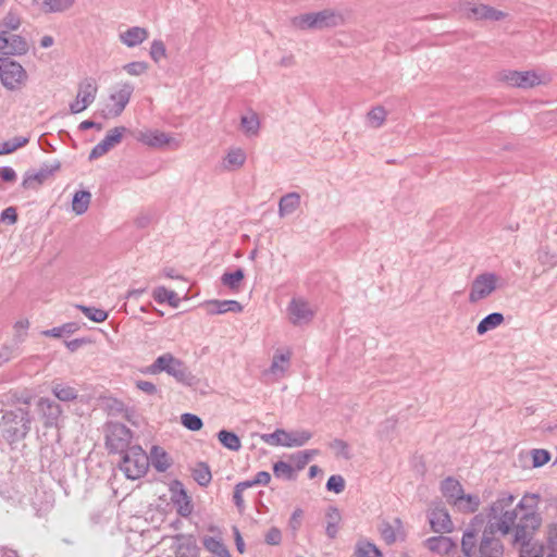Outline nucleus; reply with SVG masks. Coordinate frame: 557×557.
<instances>
[{
	"mask_svg": "<svg viewBox=\"0 0 557 557\" xmlns=\"http://www.w3.org/2000/svg\"><path fill=\"white\" fill-rule=\"evenodd\" d=\"M199 552L196 543L190 539L178 537L175 546L176 557H197Z\"/></svg>",
	"mask_w": 557,
	"mask_h": 557,
	"instance_id": "35",
	"label": "nucleus"
},
{
	"mask_svg": "<svg viewBox=\"0 0 557 557\" xmlns=\"http://www.w3.org/2000/svg\"><path fill=\"white\" fill-rule=\"evenodd\" d=\"M28 51V44L20 35L0 32V54L23 55Z\"/></svg>",
	"mask_w": 557,
	"mask_h": 557,
	"instance_id": "16",
	"label": "nucleus"
},
{
	"mask_svg": "<svg viewBox=\"0 0 557 557\" xmlns=\"http://www.w3.org/2000/svg\"><path fill=\"white\" fill-rule=\"evenodd\" d=\"M50 174H51V171L44 170V169H41L35 173H26V175L23 178L22 185L24 188L34 189V188L38 187L39 185H41L48 178V176Z\"/></svg>",
	"mask_w": 557,
	"mask_h": 557,
	"instance_id": "40",
	"label": "nucleus"
},
{
	"mask_svg": "<svg viewBox=\"0 0 557 557\" xmlns=\"http://www.w3.org/2000/svg\"><path fill=\"white\" fill-rule=\"evenodd\" d=\"M443 495L454 505L455 500L462 494L463 488L459 481L446 478L441 484Z\"/></svg>",
	"mask_w": 557,
	"mask_h": 557,
	"instance_id": "32",
	"label": "nucleus"
},
{
	"mask_svg": "<svg viewBox=\"0 0 557 557\" xmlns=\"http://www.w3.org/2000/svg\"><path fill=\"white\" fill-rule=\"evenodd\" d=\"M271 481V474L267 471H260L256 474V476L252 480L245 481L246 483H249V487L256 486V485H262L265 486Z\"/></svg>",
	"mask_w": 557,
	"mask_h": 557,
	"instance_id": "62",
	"label": "nucleus"
},
{
	"mask_svg": "<svg viewBox=\"0 0 557 557\" xmlns=\"http://www.w3.org/2000/svg\"><path fill=\"white\" fill-rule=\"evenodd\" d=\"M355 556L356 557H383L381 552L379 550V548L374 544H372L368 541H360L357 543Z\"/></svg>",
	"mask_w": 557,
	"mask_h": 557,
	"instance_id": "43",
	"label": "nucleus"
},
{
	"mask_svg": "<svg viewBox=\"0 0 557 557\" xmlns=\"http://www.w3.org/2000/svg\"><path fill=\"white\" fill-rule=\"evenodd\" d=\"M149 53H150L151 59L154 62H159L161 59L165 58V55H166V49H165L164 44L159 39L153 40L151 42Z\"/></svg>",
	"mask_w": 557,
	"mask_h": 557,
	"instance_id": "54",
	"label": "nucleus"
},
{
	"mask_svg": "<svg viewBox=\"0 0 557 557\" xmlns=\"http://www.w3.org/2000/svg\"><path fill=\"white\" fill-rule=\"evenodd\" d=\"M149 465L158 471L165 472L172 465L168 453L160 446H153L148 455Z\"/></svg>",
	"mask_w": 557,
	"mask_h": 557,
	"instance_id": "26",
	"label": "nucleus"
},
{
	"mask_svg": "<svg viewBox=\"0 0 557 557\" xmlns=\"http://www.w3.org/2000/svg\"><path fill=\"white\" fill-rule=\"evenodd\" d=\"M98 86L94 78H85L78 85L76 99L70 103V111L77 114L86 110L96 99Z\"/></svg>",
	"mask_w": 557,
	"mask_h": 557,
	"instance_id": "13",
	"label": "nucleus"
},
{
	"mask_svg": "<svg viewBox=\"0 0 557 557\" xmlns=\"http://www.w3.org/2000/svg\"><path fill=\"white\" fill-rule=\"evenodd\" d=\"M319 450L317 449H308L298 451L293 456V459L296 461L298 468H302L306 466L314 456H317Z\"/></svg>",
	"mask_w": 557,
	"mask_h": 557,
	"instance_id": "56",
	"label": "nucleus"
},
{
	"mask_svg": "<svg viewBox=\"0 0 557 557\" xmlns=\"http://www.w3.org/2000/svg\"><path fill=\"white\" fill-rule=\"evenodd\" d=\"M149 468V458L140 446H132L124 454L120 462V469L125 476L137 480L144 476Z\"/></svg>",
	"mask_w": 557,
	"mask_h": 557,
	"instance_id": "5",
	"label": "nucleus"
},
{
	"mask_svg": "<svg viewBox=\"0 0 557 557\" xmlns=\"http://www.w3.org/2000/svg\"><path fill=\"white\" fill-rule=\"evenodd\" d=\"M152 296H153V299L159 304L168 302L169 305H171L173 307L177 306L178 298H177L176 293L173 290H169L164 286H159V287L154 288Z\"/></svg>",
	"mask_w": 557,
	"mask_h": 557,
	"instance_id": "42",
	"label": "nucleus"
},
{
	"mask_svg": "<svg viewBox=\"0 0 557 557\" xmlns=\"http://www.w3.org/2000/svg\"><path fill=\"white\" fill-rule=\"evenodd\" d=\"M193 478L200 486H207L212 479L209 467L205 463H198L193 470Z\"/></svg>",
	"mask_w": 557,
	"mask_h": 557,
	"instance_id": "46",
	"label": "nucleus"
},
{
	"mask_svg": "<svg viewBox=\"0 0 557 557\" xmlns=\"http://www.w3.org/2000/svg\"><path fill=\"white\" fill-rule=\"evenodd\" d=\"M425 546L434 553L446 555L449 554L455 547L456 543L447 536L438 535L429 537L425 541Z\"/></svg>",
	"mask_w": 557,
	"mask_h": 557,
	"instance_id": "27",
	"label": "nucleus"
},
{
	"mask_svg": "<svg viewBox=\"0 0 557 557\" xmlns=\"http://www.w3.org/2000/svg\"><path fill=\"white\" fill-rule=\"evenodd\" d=\"M0 221L13 225L17 222V211L15 207L5 208L0 214Z\"/></svg>",
	"mask_w": 557,
	"mask_h": 557,
	"instance_id": "60",
	"label": "nucleus"
},
{
	"mask_svg": "<svg viewBox=\"0 0 557 557\" xmlns=\"http://www.w3.org/2000/svg\"><path fill=\"white\" fill-rule=\"evenodd\" d=\"M461 552L466 557H504L505 546L488 529L484 528L480 537L474 529H467L461 539Z\"/></svg>",
	"mask_w": 557,
	"mask_h": 557,
	"instance_id": "2",
	"label": "nucleus"
},
{
	"mask_svg": "<svg viewBox=\"0 0 557 557\" xmlns=\"http://www.w3.org/2000/svg\"><path fill=\"white\" fill-rule=\"evenodd\" d=\"M28 143L26 137H14L12 139L0 141V156L12 153L21 147H24Z\"/></svg>",
	"mask_w": 557,
	"mask_h": 557,
	"instance_id": "45",
	"label": "nucleus"
},
{
	"mask_svg": "<svg viewBox=\"0 0 557 557\" xmlns=\"http://www.w3.org/2000/svg\"><path fill=\"white\" fill-rule=\"evenodd\" d=\"M386 120V111L383 107H375L368 113V121L372 127H380Z\"/></svg>",
	"mask_w": 557,
	"mask_h": 557,
	"instance_id": "51",
	"label": "nucleus"
},
{
	"mask_svg": "<svg viewBox=\"0 0 557 557\" xmlns=\"http://www.w3.org/2000/svg\"><path fill=\"white\" fill-rule=\"evenodd\" d=\"M246 160L247 154L243 148L232 147L226 151L219 166L224 172H235L244 166Z\"/></svg>",
	"mask_w": 557,
	"mask_h": 557,
	"instance_id": "22",
	"label": "nucleus"
},
{
	"mask_svg": "<svg viewBox=\"0 0 557 557\" xmlns=\"http://www.w3.org/2000/svg\"><path fill=\"white\" fill-rule=\"evenodd\" d=\"M312 437L308 430L285 431L276 429L273 433L262 434L260 438L271 446L301 447Z\"/></svg>",
	"mask_w": 557,
	"mask_h": 557,
	"instance_id": "7",
	"label": "nucleus"
},
{
	"mask_svg": "<svg viewBox=\"0 0 557 557\" xmlns=\"http://www.w3.org/2000/svg\"><path fill=\"white\" fill-rule=\"evenodd\" d=\"M290 360L292 351L288 348L277 349L273 355L270 368L264 371V375L274 380L284 377L290 367Z\"/></svg>",
	"mask_w": 557,
	"mask_h": 557,
	"instance_id": "20",
	"label": "nucleus"
},
{
	"mask_svg": "<svg viewBox=\"0 0 557 557\" xmlns=\"http://www.w3.org/2000/svg\"><path fill=\"white\" fill-rule=\"evenodd\" d=\"M431 529L435 533H448L454 529L453 521L446 508L435 506L429 515Z\"/></svg>",
	"mask_w": 557,
	"mask_h": 557,
	"instance_id": "21",
	"label": "nucleus"
},
{
	"mask_svg": "<svg viewBox=\"0 0 557 557\" xmlns=\"http://www.w3.org/2000/svg\"><path fill=\"white\" fill-rule=\"evenodd\" d=\"M134 86L127 82H121L113 86L109 95V103L106 108V116H120L129 103L134 92Z\"/></svg>",
	"mask_w": 557,
	"mask_h": 557,
	"instance_id": "10",
	"label": "nucleus"
},
{
	"mask_svg": "<svg viewBox=\"0 0 557 557\" xmlns=\"http://www.w3.org/2000/svg\"><path fill=\"white\" fill-rule=\"evenodd\" d=\"M326 488L336 494L342 493L345 488L344 478L339 474L331 475L326 482Z\"/></svg>",
	"mask_w": 557,
	"mask_h": 557,
	"instance_id": "55",
	"label": "nucleus"
},
{
	"mask_svg": "<svg viewBox=\"0 0 557 557\" xmlns=\"http://www.w3.org/2000/svg\"><path fill=\"white\" fill-rule=\"evenodd\" d=\"M292 24L298 29L315 28L317 23L314 20V13H307L295 16L292 20Z\"/></svg>",
	"mask_w": 557,
	"mask_h": 557,
	"instance_id": "49",
	"label": "nucleus"
},
{
	"mask_svg": "<svg viewBox=\"0 0 557 557\" xmlns=\"http://www.w3.org/2000/svg\"><path fill=\"white\" fill-rule=\"evenodd\" d=\"M78 309L91 321L94 322H97V323H100V322H103L107 320L108 318V312L102 310V309H99V308H95V307H87V306H78Z\"/></svg>",
	"mask_w": 557,
	"mask_h": 557,
	"instance_id": "50",
	"label": "nucleus"
},
{
	"mask_svg": "<svg viewBox=\"0 0 557 557\" xmlns=\"http://www.w3.org/2000/svg\"><path fill=\"white\" fill-rule=\"evenodd\" d=\"M330 446L332 449H334L337 456H341L345 459L350 458L349 445L345 441L336 438L330 444Z\"/></svg>",
	"mask_w": 557,
	"mask_h": 557,
	"instance_id": "58",
	"label": "nucleus"
},
{
	"mask_svg": "<svg viewBox=\"0 0 557 557\" xmlns=\"http://www.w3.org/2000/svg\"><path fill=\"white\" fill-rule=\"evenodd\" d=\"M244 276V271L242 269H236L233 272L223 273L221 276V283L232 292L238 293L242 288Z\"/></svg>",
	"mask_w": 557,
	"mask_h": 557,
	"instance_id": "36",
	"label": "nucleus"
},
{
	"mask_svg": "<svg viewBox=\"0 0 557 557\" xmlns=\"http://www.w3.org/2000/svg\"><path fill=\"white\" fill-rule=\"evenodd\" d=\"M202 544L207 550L216 555L218 557H232L221 537L205 536L202 539Z\"/></svg>",
	"mask_w": 557,
	"mask_h": 557,
	"instance_id": "33",
	"label": "nucleus"
},
{
	"mask_svg": "<svg viewBox=\"0 0 557 557\" xmlns=\"http://www.w3.org/2000/svg\"><path fill=\"white\" fill-rule=\"evenodd\" d=\"M21 26V17L14 12H9L0 22V32L16 30Z\"/></svg>",
	"mask_w": 557,
	"mask_h": 557,
	"instance_id": "47",
	"label": "nucleus"
},
{
	"mask_svg": "<svg viewBox=\"0 0 557 557\" xmlns=\"http://www.w3.org/2000/svg\"><path fill=\"white\" fill-rule=\"evenodd\" d=\"M499 79L508 86L523 89L532 88L541 84V78L534 71H503L499 74Z\"/></svg>",
	"mask_w": 557,
	"mask_h": 557,
	"instance_id": "14",
	"label": "nucleus"
},
{
	"mask_svg": "<svg viewBox=\"0 0 557 557\" xmlns=\"http://www.w3.org/2000/svg\"><path fill=\"white\" fill-rule=\"evenodd\" d=\"M123 69L133 76H139L148 70V64L144 61H134L125 64Z\"/></svg>",
	"mask_w": 557,
	"mask_h": 557,
	"instance_id": "57",
	"label": "nucleus"
},
{
	"mask_svg": "<svg viewBox=\"0 0 557 557\" xmlns=\"http://www.w3.org/2000/svg\"><path fill=\"white\" fill-rule=\"evenodd\" d=\"M126 131L124 126H116L110 129L104 138L92 148L89 153V159L95 160L106 154L110 149L121 143Z\"/></svg>",
	"mask_w": 557,
	"mask_h": 557,
	"instance_id": "19",
	"label": "nucleus"
},
{
	"mask_svg": "<svg viewBox=\"0 0 557 557\" xmlns=\"http://www.w3.org/2000/svg\"><path fill=\"white\" fill-rule=\"evenodd\" d=\"M247 488H249V483H246L245 481L237 483L234 487L233 502L239 511L245 509L243 493Z\"/></svg>",
	"mask_w": 557,
	"mask_h": 557,
	"instance_id": "53",
	"label": "nucleus"
},
{
	"mask_svg": "<svg viewBox=\"0 0 557 557\" xmlns=\"http://www.w3.org/2000/svg\"><path fill=\"white\" fill-rule=\"evenodd\" d=\"M462 11L468 18L474 21H499L505 17V13L503 11L496 10L486 4L467 2L465 3Z\"/></svg>",
	"mask_w": 557,
	"mask_h": 557,
	"instance_id": "18",
	"label": "nucleus"
},
{
	"mask_svg": "<svg viewBox=\"0 0 557 557\" xmlns=\"http://www.w3.org/2000/svg\"><path fill=\"white\" fill-rule=\"evenodd\" d=\"M75 0H33V5L44 14L61 13L73 7Z\"/></svg>",
	"mask_w": 557,
	"mask_h": 557,
	"instance_id": "23",
	"label": "nucleus"
},
{
	"mask_svg": "<svg viewBox=\"0 0 557 557\" xmlns=\"http://www.w3.org/2000/svg\"><path fill=\"white\" fill-rule=\"evenodd\" d=\"M148 30L144 27L133 26L124 32H120V41L128 48H134L143 44L148 38Z\"/></svg>",
	"mask_w": 557,
	"mask_h": 557,
	"instance_id": "24",
	"label": "nucleus"
},
{
	"mask_svg": "<svg viewBox=\"0 0 557 557\" xmlns=\"http://www.w3.org/2000/svg\"><path fill=\"white\" fill-rule=\"evenodd\" d=\"M533 467L539 468L546 465L550 459V454L545 449H533L531 451Z\"/></svg>",
	"mask_w": 557,
	"mask_h": 557,
	"instance_id": "59",
	"label": "nucleus"
},
{
	"mask_svg": "<svg viewBox=\"0 0 557 557\" xmlns=\"http://www.w3.org/2000/svg\"><path fill=\"white\" fill-rule=\"evenodd\" d=\"M515 495L502 492L490 505L486 513L485 529L502 536L512 535V542H523L529 534L541 524V518L536 513L540 499L537 494H525L516 505Z\"/></svg>",
	"mask_w": 557,
	"mask_h": 557,
	"instance_id": "1",
	"label": "nucleus"
},
{
	"mask_svg": "<svg viewBox=\"0 0 557 557\" xmlns=\"http://www.w3.org/2000/svg\"><path fill=\"white\" fill-rule=\"evenodd\" d=\"M218 440L227 449L238 451L242 447L239 437L230 431L221 430L218 433Z\"/></svg>",
	"mask_w": 557,
	"mask_h": 557,
	"instance_id": "41",
	"label": "nucleus"
},
{
	"mask_svg": "<svg viewBox=\"0 0 557 557\" xmlns=\"http://www.w3.org/2000/svg\"><path fill=\"white\" fill-rule=\"evenodd\" d=\"M162 372L185 385H191L194 382V376L186 364L170 352L160 355L151 364L143 370V373L150 375H157Z\"/></svg>",
	"mask_w": 557,
	"mask_h": 557,
	"instance_id": "4",
	"label": "nucleus"
},
{
	"mask_svg": "<svg viewBox=\"0 0 557 557\" xmlns=\"http://www.w3.org/2000/svg\"><path fill=\"white\" fill-rule=\"evenodd\" d=\"M314 20L317 23L315 28L321 29L324 27L335 26L337 24L336 15L330 10H323L314 13Z\"/></svg>",
	"mask_w": 557,
	"mask_h": 557,
	"instance_id": "44",
	"label": "nucleus"
},
{
	"mask_svg": "<svg viewBox=\"0 0 557 557\" xmlns=\"http://www.w3.org/2000/svg\"><path fill=\"white\" fill-rule=\"evenodd\" d=\"M300 207V195L298 193H288L278 201V215L284 218L293 214Z\"/></svg>",
	"mask_w": 557,
	"mask_h": 557,
	"instance_id": "28",
	"label": "nucleus"
},
{
	"mask_svg": "<svg viewBox=\"0 0 557 557\" xmlns=\"http://www.w3.org/2000/svg\"><path fill=\"white\" fill-rule=\"evenodd\" d=\"M132 431L120 422H109L106 429V445L110 453L124 454L129 446Z\"/></svg>",
	"mask_w": 557,
	"mask_h": 557,
	"instance_id": "9",
	"label": "nucleus"
},
{
	"mask_svg": "<svg viewBox=\"0 0 557 557\" xmlns=\"http://www.w3.org/2000/svg\"><path fill=\"white\" fill-rule=\"evenodd\" d=\"M273 472L276 478L290 481L295 478V471L293 467L285 461H277L273 466Z\"/></svg>",
	"mask_w": 557,
	"mask_h": 557,
	"instance_id": "48",
	"label": "nucleus"
},
{
	"mask_svg": "<svg viewBox=\"0 0 557 557\" xmlns=\"http://www.w3.org/2000/svg\"><path fill=\"white\" fill-rule=\"evenodd\" d=\"M52 394L61 401H73L77 398L78 392L73 386L63 383H53Z\"/></svg>",
	"mask_w": 557,
	"mask_h": 557,
	"instance_id": "39",
	"label": "nucleus"
},
{
	"mask_svg": "<svg viewBox=\"0 0 557 557\" xmlns=\"http://www.w3.org/2000/svg\"><path fill=\"white\" fill-rule=\"evenodd\" d=\"M240 126L245 135L252 137L257 136L260 129V120L255 112L243 115L240 119Z\"/></svg>",
	"mask_w": 557,
	"mask_h": 557,
	"instance_id": "38",
	"label": "nucleus"
},
{
	"mask_svg": "<svg viewBox=\"0 0 557 557\" xmlns=\"http://www.w3.org/2000/svg\"><path fill=\"white\" fill-rule=\"evenodd\" d=\"M287 317L293 325L309 324L315 314V308L304 297H294L286 308Z\"/></svg>",
	"mask_w": 557,
	"mask_h": 557,
	"instance_id": "11",
	"label": "nucleus"
},
{
	"mask_svg": "<svg viewBox=\"0 0 557 557\" xmlns=\"http://www.w3.org/2000/svg\"><path fill=\"white\" fill-rule=\"evenodd\" d=\"M91 194L88 190H77L72 199V210L77 214H84L89 207Z\"/></svg>",
	"mask_w": 557,
	"mask_h": 557,
	"instance_id": "37",
	"label": "nucleus"
},
{
	"mask_svg": "<svg viewBox=\"0 0 557 557\" xmlns=\"http://www.w3.org/2000/svg\"><path fill=\"white\" fill-rule=\"evenodd\" d=\"M21 343H17L14 341V344L12 346H3L0 350V362H7L11 358H13L17 354L18 345Z\"/></svg>",
	"mask_w": 557,
	"mask_h": 557,
	"instance_id": "61",
	"label": "nucleus"
},
{
	"mask_svg": "<svg viewBox=\"0 0 557 557\" xmlns=\"http://www.w3.org/2000/svg\"><path fill=\"white\" fill-rule=\"evenodd\" d=\"M181 422L190 431H199L203 425L202 420L198 416L188 412L181 416Z\"/></svg>",
	"mask_w": 557,
	"mask_h": 557,
	"instance_id": "52",
	"label": "nucleus"
},
{
	"mask_svg": "<svg viewBox=\"0 0 557 557\" xmlns=\"http://www.w3.org/2000/svg\"><path fill=\"white\" fill-rule=\"evenodd\" d=\"M38 414L44 420V425L46 428H52L58 424V421L62 414L61 406L48 398L40 397L36 404Z\"/></svg>",
	"mask_w": 557,
	"mask_h": 557,
	"instance_id": "17",
	"label": "nucleus"
},
{
	"mask_svg": "<svg viewBox=\"0 0 557 557\" xmlns=\"http://www.w3.org/2000/svg\"><path fill=\"white\" fill-rule=\"evenodd\" d=\"M512 545L519 546V557H543L542 546L533 543V534H529L523 542H512Z\"/></svg>",
	"mask_w": 557,
	"mask_h": 557,
	"instance_id": "31",
	"label": "nucleus"
},
{
	"mask_svg": "<svg viewBox=\"0 0 557 557\" xmlns=\"http://www.w3.org/2000/svg\"><path fill=\"white\" fill-rule=\"evenodd\" d=\"M505 318L500 312H492L484 317L476 326V333L479 335H484L490 331L497 329L503 322Z\"/></svg>",
	"mask_w": 557,
	"mask_h": 557,
	"instance_id": "30",
	"label": "nucleus"
},
{
	"mask_svg": "<svg viewBox=\"0 0 557 557\" xmlns=\"http://www.w3.org/2000/svg\"><path fill=\"white\" fill-rule=\"evenodd\" d=\"M480 503V497L478 495H466L462 492V494L455 500L454 506L465 512H475L479 509Z\"/></svg>",
	"mask_w": 557,
	"mask_h": 557,
	"instance_id": "34",
	"label": "nucleus"
},
{
	"mask_svg": "<svg viewBox=\"0 0 557 557\" xmlns=\"http://www.w3.org/2000/svg\"><path fill=\"white\" fill-rule=\"evenodd\" d=\"M136 387L147 395H156L158 387L149 381L139 380L136 382Z\"/></svg>",
	"mask_w": 557,
	"mask_h": 557,
	"instance_id": "64",
	"label": "nucleus"
},
{
	"mask_svg": "<svg viewBox=\"0 0 557 557\" xmlns=\"http://www.w3.org/2000/svg\"><path fill=\"white\" fill-rule=\"evenodd\" d=\"M134 138L145 146L154 149H162L170 146L174 149L180 147V141L158 129H139L133 133Z\"/></svg>",
	"mask_w": 557,
	"mask_h": 557,
	"instance_id": "12",
	"label": "nucleus"
},
{
	"mask_svg": "<svg viewBox=\"0 0 557 557\" xmlns=\"http://www.w3.org/2000/svg\"><path fill=\"white\" fill-rule=\"evenodd\" d=\"M32 417L28 409L15 408L5 411L0 422V433L10 444L22 441L30 431Z\"/></svg>",
	"mask_w": 557,
	"mask_h": 557,
	"instance_id": "3",
	"label": "nucleus"
},
{
	"mask_svg": "<svg viewBox=\"0 0 557 557\" xmlns=\"http://www.w3.org/2000/svg\"><path fill=\"white\" fill-rule=\"evenodd\" d=\"M171 499L180 516L188 517L194 510L190 496H188L183 483L175 480L171 483Z\"/></svg>",
	"mask_w": 557,
	"mask_h": 557,
	"instance_id": "15",
	"label": "nucleus"
},
{
	"mask_svg": "<svg viewBox=\"0 0 557 557\" xmlns=\"http://www.w3.org/2000/svg\"><path fill=\"white\" fill-rule=\"evenodd\" d=\"M498 287L499 276L496 273H481L471 283L468 300L470 304H478L488 298Z\"/></svg>",
	"mask_w": 557,
	"mask_h": 557,
	"instance_id": "8",
	"label": "nucleus"
},
{
	"mask_svg": "<svg viewBox=\"0 0 557 557\" xmlns=\"http://www.w3.org/2000/svg\"><path fill=\"white\" fill-rule=\"evenodd\" d=\"M326 527L325 533L330 539H335L339 531V523L342 521V516L339 510L336 507H329L325 512Z\"/></svg>",
	"mask_w": 557,
	"mask_h": 557,
	"instance_id": "29",
	"label": "nucleus"
},
{
	"mask_svg": "<svg viewBox=\"0 0 557 557\" xmlns=\"http://www.w3.org/2000/svg\"><path fill=\"white\" fill-rule=\"evenodd\" d=\"M282 541L280 529L273 527L265 534V542L270 545H278Z\"/></svg>",
	"mask_w": 557,
	"mask_h": 557,
	"instance_id": "63",
	"label": "nucleus"
},
{
	"mask_svg": "<svg viewBox=\"0 0 557 557\" xmlns=\"http://www.w3.org/2000/svg\"><path fill=\"white\" fill-rule=\"evenodd\" d=\"M27 79L28 74L21 63L9 57L0 58V81L7 89L20 90Z\"/></svg>",
	"mask_w": 557,
	"mask_h": 557,
	"instance_id": "6",
	"label": "nucleus"
},
{
	"mask_svg": "<svg viewBox=\"0 0 557 557\" xmlns=\"http://www.w3.org/2000/svg\"><path fill=\"white\" fill-rule=\"evenodd\" d=\"M207 312L209 314H224L226 312L239 313L243 306L237 300H209L206 302Z\"/></svg>",
	"mask_w": 557,
	"mask_h": 557,
	"instance_id": "25",
	"label": "nucleus"
}]
</instances>
